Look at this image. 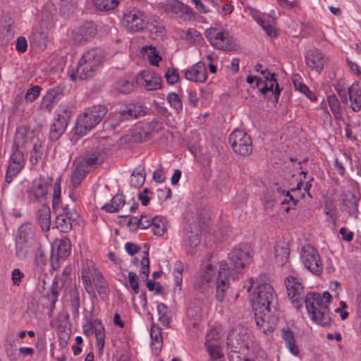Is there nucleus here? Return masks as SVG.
I'll return each instance as SVG.
<instances>
[{
    "mask_svg": "<svg viewBox=\"0 0 361 361\" xmlns=\"http://www.w3.org/2000/svg\"><path fill=\"white\" fill-rule=\"evenodd\" d=\"M228 142L233 151L241 156H248L252 151V143L250 135L240 130L233 131L229 136Z\"/></svg>",
    "mask_w": 361,
    "mask_h": 361,
    "instance_id": "nucleus-9",
    "label": "nucleus"
},
{
    "mask_svg": "<svg viewBox=\"0 0 361 361\" xmlns=\"http://www.w3.org/2000/svg\"><path fill=\"white\" fill-rule=\"evenodd\" d=\"M187 80L195 82H204L207 79V71L205 63L199 61L185 71Z\"/></svg>",
    "mask_w": 361,
    "mask_h": 361,
    "instance_id": "nucleus-25",
    "label": "nucleus"
},
{
    "mask_svg": "<svg viewBox=\"0 0 361 361\" xmlns=\"http://www.w3.org/2000/svg\"><path fill=\"white\" fill-rule=\"evenodd\" d=\"M41 87L38 85H35L28 89L25 94V99L27 102L35 101L40 94Z\"/></svg>",
    "mask_w": 361,
    "mask_h": 361,
    "instance_id": "nucleus-55",
    "label": "nucleus"
},
{
    "mask_svg": "<svg viewBox=\"0 0 361 361\" xmlns=\"http://www.w3.org/2000/svg\"><path fill=\"white\" fill-rule=\"evenodd\" d=\"M254 310H271L276 305V296L274 288L269 283H259L255 292L253 293Z\"/></svg>",
    "mask_w": 361,
    "mask_h": 361,
    "instance_id": "nucleus-6",
    "label": "nucleus"
},
{
    "mask_svg": "<svg viewBox=\"0 0 361 361\" xmlns=\"http://www.w3.org/2000/svg\"><path fill=\"white\" fill-rule=\"evenodd\" d=\"M137 82L147 91H154L161 87V78L154 71L145 70L137 77Z\"/></svg>",
    "mask_w": 361,
    "mask_h": 361,
    "instance_id": "nucleus-20",
    "label": "nucleus"
},
{
    "mask_svg": "<svg viewBox=\"0 0 361 361\" xmlns=\"http://www.w3.org/2000/svg\"><path fill=\"white\" fill-rule=\"evenodd\" d=\"M149 23V18L143 11L136 8H130L123 12L122 24L128 32H142L147 27Z\"/></svg>",
    "mask_w": 361,
    "mask_h": 361,
    "instance_id": "nucleus-7",
    "label": "nucleus"
},
{
    "mask_svg": "<svg viewBox=\"0 0 361 361\" xmlns=\"http://www.w3.org/2000/svg\"><path fill=\"white\" fill-rule=\"evenodd\" d=\"M104 157L105 155L102 150L101 149H96L91 154L76 159L79 162L82 163L83 166L90 171L92 168L100 165L103 162Z\"/></svg>",
    "mask_w": 361,
    "mask_h": 361,
    "instance_id": "nucleus-27",
    "label": "nucleus"
},
{
    "mask_svg": "<svg viewBox=\"0 0 361 361\" xmlns=\"http://www.w3.org/2000/svg\"><path fill=\"white\" fill-rule=\"evenodd\" d=\"M165 78L169 83L174 84L178 82L179 75L175 69L169 68L165 73Z\"/></svg>",
    "mask_w": 361,
    "mask_h": 361,
    "instance_id": "nucleus-62",
    "label": "nucleus"
},
{
    "mask_svg": "<svg viewBox=\"0 0 361 361\" xmlns=\"http://www.w3.org/2000/svg\"><path fill=\"white\" fill-rule=\"evenodd\" d=\"M96 322L98 324V326H95V337L97 343V347L99 350H102L104 345V340H105V332H104V326L99 319H96Z\"/></svg>",
    "mask_w": 361,
    "mask_h": 361,
    "instance_id": "nucleus-50",
    "label": "nucleus"
},
{
    "mask_svg": "<svg viewBox=\"0 0 361 361\" xmlns=\"http://www.w3.org/2000/svg\"><path fill=\"white\" fill-rule=\"evenodd\" d=\"M301 259L305 267L312 274L318 276L323 270V264L318 251L310 245L302 247Z\"/></svg>",
    "mask_w": 361,
    "mask_h": 361,
    "instance_id": "nucleus-11",
    "label": "nucleus"
},
{
    "mask_svg": "<svg viewBox=\"0 0 361 361\" xmlns=\"http://www.w3.org/2000/svg\"><path fill=\"white\" fill-rule=\"evenodd\" d=\"M58 281H54L49 291L47 292V296L50 301L51 305H54L56 302L57 301V298L59 296V291L57 289Z\"/></svg>",
    "mask_w": 361,
    "mask_h": 361,
    "instance_id": "nucleus-56",
    "label": "nucleus"
},
{
    "mask_svg": "<svg viewBox=\"0 0 361 361\" xmlns=\"http://www.w3.org/2000/svg\"><path fill=\"white\" fill-rule=\"evenodd\" d=\"M135 87L133 80L121 79L116 85V90L123 94L131 92Z\"/></svg>",
    "mask_w": 361,
    "mask_h": 361,
    "instance_id": "nucleus-47",
    "label": "nucleus"
},
{
    "mask_svg": "<svg viewBox=\"0 0 361 361\" xmlns=\"http://www.w3.org/2000/svg\"><path fill=\"white\" fill-rule=\"evenodd\" d=\"M128 282L130 288L133 289L135 294L139 293V283H138V276L137 274L130 271L128 273Z\"/></svg>",
    "mask_w": 361,
    "mask_h": 361,
    "instance_id": "nucleus-59",
    "label": "nucleus"
},
{
    "mask_svg": "<svg viewBox=\"0 0 361 361\" xmlns=\"http://www.w3.org/2000/svg\"><path fill=\"white\" fill-rule=\"evenodd\" d=\"M281 336L285 341V344L288 350L295 356L299 355L300 350L295 343L293 333L289 328H283L281 331Z\"/></svg>",
    "mask_w": 361,
    "mask_h": 361,
    "instance_id": "nucleus-35",
    "label": "nucleus"
},
{
    "mask_svg": "<svg viewBox=\"0 0 361 361\" xmlns=\"http://www.w3.org/2000/svg\"><path fill=\"white\" fill-rule=\"evenodd\" d=\"M102 275V273L98 270L95 264L92 260H85L82 269L81 276L84 287L88 293H91L94 290L92 286V281H93Z\"/></svg>",
    "mask_w": 361,
    "mask_h": 361,
    "instance_id": "nucleus-19",
    "label": "nucleus"
},
{
    "mask_svg": "<svg viewBox=\"0 0 361 361\" xmlns=\"http://www.w3.org/2000/svg\"><path fill=\"white\" fill-rule=\"evenodd\" d=\"M327 101L331 109V111L334 114L336 118L341 116V104L337 97L332 94L328 97Z\"/></svg>",
    "mask_w": 361,
    "mask_h": 361,
    "instance_id": "nucleus-52",
    "label": "nucleus"
},
{
    "mask_svg": "<svg viewBox=\"0 0 361 361\" xmlns=\"http://www.w3.org/2000/svg\"><path fill=\"white\" fill-rule=\"evenodd\" d=\"M60 178H58L54 183V194H53V207L59 205L61 198V185Z\"/></svg>",
    "mask_w": 361,
    "mask_h": 361,
    "instance_id": "nucleus-60",
    "label": "nucleus"
},
{
    "mask_svg": "<svg viewBox=\"0 0 361 361\" xmlns=\"http://www.w3.org/2000/svg\"><path fill=\"white\" fill-rule=\"evenodd\" d=\"M285 286L289 299L295 308L302 307L304 298V287L301 280L294 277L288 276L285 280Z\"/></svg>",
    "mask_w": 361,
    "mask_h": 361,
    "instance_id": "nucleus-14",
    "label": "nucleus"
},
{
    "mask_svg": "<svg viewBox=\"0 0 361 361\" xmlns=\"http://www.w3.org/2000/svg\"><path fill=\"white\" fill-rule=\"evenodd\" d=\"M215 271L210 263H207L205 267L197 274L194 282L195 289L202 293L212 287L214 281Z\"/></svg>",
    "mask_w": 361,
    "mask_h": 361,
    "instance_id": "nucleus-16",
    "label": "nucleus"
},
{
    "mask_svg": "<svg viewBox=\"0 0 361 361\" xmlns=\"http://www.w3.org/2000/svg\"><path fill=\"white\" fill-rule=\"evenodd\" d=\"M205 37L215 49L231 51L236 48L233 37L226 30L210 27L205 30Z\"/></svg>",
    "mask_w": 361,
    "mask_h": 361,
    "instance_id": "nucleus-8",
    "label": "nucleus"
},
{
    "mask_svg": "<svg viewBox=\"0 0 361 361\" xmlns=\"http://www.w3.org/2000/svg\"><path fill=\"white\" fill-rule=\"evenodd\" d=\"M162 8L168 13L186 16L190 20L194 18L192 9L178 0H166L162 2Z\"/></svg>",
    "mask_w": 361,
    "mask_h": 361,
    "instance_id": "nucleus-23",
    "label": "nucleus"
},
{
    "mask_svg": "<svg viewBox=\"0 0 361 361\" xmlns=\"http://www.w3.org/2000/svg\"><path fill=\"white\" fill-rule=\"evenodd\" d=\"M145 114V109L142 106L129 104L121 106L118 111L111 114L110 116L113 120L112 126H117L123 121L137 118Z\"/></svg>",
    "mask_w": 361,
    "mask_h": 361,
    "instance_id": "nucleus-12",
    "label": "nucleus"
},
{
    "mask_svg": "<svg viewBox=\"0 0 361 361\" xmlns=\"http://www.w3.org/2000/svg\"><path fill=\"white\" fill-rule=\"evenodd\" d=\"M92 2L95 8L101 11L113 10L118 5V0H92Z\"/></svg>",
    "mask_w": 361,
    "mask_h": 361,
    "instance_id": "nucleus-41",
    "label": "nucleus"
},
{
    "mask_svg": "<svg viewBox=\"0 0 361 361\" xmlns=\"http://www.w3.org/2000/svg\"><path fill=\"white\" fill-rule=\"evenodd\" d=\"M150 336L152 339V350L154 354H158L162 348V336L161 329L157 324H152Z\"/></svg>",
    "mask_w": 361,
    "mask_h": 361,
    "instance_id": "nucleus-34",
    "label": "nucleus"
},
{
    "mask_svg": "<svg viewBox=\"0 0 361 361\" xmlns=\"http://www.w3.org/2000/svg\"><path fill=\"white\" fill-rule=\"evenodd\" d=\"M124 204L123 196L116 195L111 199V202L105 204L102 209L106 212L114 213L118 212Z\"/></svg>",
    "mask_w": 361,
    "mask_h": 361,
    "instance_id": "nucleus-36",
    "label": "nucleus"
},
{
    "mask_svg": "<svg viewBox=\"0 0 361 361\" xmlns=\"http://www.w3.org/2000/svg\"><path fill=\"white\" fill-rule=\"evenodd\" d=\"M290 250L285 242L277 243L274 247V257L276 263L279 266L285 265L289 259Z\"/></svg>",
    "mask_w": 361,
    "mask_h": 361,
    "instance_id": "nucleus-31",
    "label": "nucleus"
},
{
    "mask_svg": "<svg viewBox=\"0 0 361 361\" xmlns=\"http://www.w3.org/2000/svg\"><path fill=\"white\" fill-rule=\"evenodd\" d=\"M71 116V111L66 104H61L56 109V121L68 126Z\"/></svg>",
    "mask_w": 361,
    "mask_h": 361,
    "instance_id": "nucleus-45",
    "label": "nucleus"
},
{
    "mask_svg": "<svg viewBox=\"0 0 361 361\" xmlns=\"http://www.w3.org/2000/svg\"><path fill=\"white\" fill-rule=\"evenodd\" d=\"M145 173L143 169H135L130 176V184L135 188L141 187L145 183Z\"/></svg>",
    "mask_w": 361,
    "mask_h": 361,
    "instance_id": "nucleus-44",
    "label": "nucleus"
},
{
    "mask_svg": "<svg viewBox=\"0 0 361 361\" xmlns=\"http://www.w3.org/2000/svg\"><path fill=\"white\" fill-rule=\"evenodd\" d=\"M44 143L43 141L38 140L34 143L32 149L30 154V161L32 164H36L41 159L43 154Z\"/></svg>",
    "mask_w": 361,
    "mask_h": 361,
    "instance_id": "nucleus-43",
    "label": "nucleus"
},
{
    "mask_svg": "<svg viewBox=\"0 0 361 361\" xmlns=\"http://www.w3.org/2000/svg\"><path fill=\"white\" fill-rule=\"evenodd\" d=\"M227 345L232 351H240L248 348L247 329L241 325L234 326L228 333Z\"/></svg>",
    "mask_w": 361,
    "mask_h": 361,
    "instance_id": "nucleus-13",
    "label": "nucleus"
},
{
    "mask_svg": "<svg viewBox=\"0 0 361 361\" xmlns=\"http://www.w3.org/2000/svg\"><path fill=\"white\" fill-rule=\"evenodd\" d=\"M141 53L147 56L149 62L152 66H157L159 61L161 59L156 47L152 45L143 47L141 49Z\"/></svg>",
    "mask_w": 361,
    "mask_h": 361,
    "instance_id": "nucleus-37",
    "label": "nucleus"
},
{
    "mask_svg": "<svg viewBox=\"0 0 361 361\" xmlns=\"http://www.w3.org/2000/svg\"><path fill=\"white\" fill-rule=\"evenodd\" d=\"M25 277V274L20 269L16 268L11 271V281L14 286H19Z\"/></svg>",
    "mask_w": 361,
    "mask_h": 361,
    "instance_id": "nucleus-57",
    "label": "nucleus"
},
{
    "mask_svg": "<svg viewBox=\"0 0 361 361\" xmlns=\"http://www.w3.org/2000/svg\"><path fill=\"white\" fill-rule=\"evenodd\" d=\"M104 55L102 51L98 49H92L83 54L75 71H73L70 78L71 80L76 81L92 78L97 71L102 63Z\"/></svg>",
    "mask_w": 361,
    "mask_h": 361,
    "instance_id": "nucleus-3",
    "label": "nucleus"
},
{
    "mask_svg": "<svg viewBox=\"0 0 361 361\" xmlns=\"http://www.w3.org/2000/svg\"><path fill=\"white\" fill-rule=\"evenodd\" d=\"M16 48L17 51L21 53H23L27 50V42L24 37H18L17 38Z\"/></svg>",
    "mask_w": 361,
    "mask_h": 361,
    "instance_id": "nucleus-64",
    "label": "nucleus"
},
{
    "mask_svg": "<svg viewBox=\"0 0 361 361\" xmlns=\"http://www.w3.org/2000/svg\"><path fill=\"white\" fill-rule=\"evenodd\" d=\"M67 126L60 123L55 119L54 123L52 124L50 130V139L51 140H58L60 136L64 133Z\"/></svg>",
    "mask_w": 361,
    "mask_h": 361,
    "instance_id": "nucleus-51",
    "label": "nucleus"
},
{
    "mask_svg": "<svg viewBox=\"0 0 361 361\" xmlns=\"http://www.w3.org/2000/svg\"><path fill=\"white\" fill-rule=\"evenodd\" d=\"M159 321L166 328H169L171 323V312L169 307L164 303H159L157 305Z\"/></svg>",
    "mask_w": 361,
    "mask_h": 361,
    "instance_id": "nucleus-38",
    "label": "nucleus"
},
{
    "mask_svg": "<svg viewBox=\"0 0 361 361\" xmlns=\"http://www.w3.org/2000/svg\"><path fill=\"white\" fill-rule=\"evenodd\" d=\"M348 94L350 102V108L355 112L361 110V84L354 82L348 89Z\"/></svg>",
    "mask_w": 361,
    "mask_h": 361,
    "instance_id": "nucleus-30",
    "label": "nucleus"
},
{
    "mask_svg": "<svg viewBox=\"0 0 361 361\" xmlns=\"http://www.w3.org/2000/svg\"><path fill=\"white\" fill-rule=\"evenodd\" d=\"M27 133L28 131L27 128L23 126L18 128L16 131L12 147V154L8 161L5 177L6 184L11 183L13 178L24 166L25 158L23 149L27 141Z\"/></svg>",
    "mask_w": 361,
    "mask_h": 361,
    "instance_id": "nucleus-2",
    "label": "nucleus"
},
{
    "mask_svg": "<svg viewBox=\"0 0 361 361\" xmlns=\"http://www.w3.org/2000/svg\"><path fill=\"white\" fill-rule=\"evenodd\" d=\"M95 326H98L97 323L96 322V319L92 322H87L82 326V330L84 334L87 336L92 335L95 332Z\"/></svg>",
    "mask_w": 361,
    "mask_h": 361,
    "instance_id": "nucleus-63",
    "label": "nucleus"
},
{
    "mask_svg": "<svg viewBox=\"0 0 361 361\" xmlns=\"http://www.w3.org/2000/svg\"><path fill=\"white\" fill-rule=\"evenodd\" d=\"M97 33L95 25L92 22H87L73 32V39L77 43H82L92 39Z\"/></svg>",
    "mask_w": 361,
    "mask_h": 361,
    "instance_id": "nucleus-26",
    "label": "nucleus"
},
{
    "mask_svg": "<svg viewBox=\"0 0 361 361\" xmlns=\"http://www.w3.org/2000/svg\"><path fill=\"white\" fill-rule=\"evenodd\" d=\"M200 228L197 223L190 224L185 228L184 242L187 252L193 254L200 242Z\"/></svg>",
    "mask_w": 361,
    "mask_h": 361,
    "instance_id": "nucleus-21",
    "label": "nucleus"
},
{
    "mask_svg": "<svg viewBox=\"0 0 361 361\" xmlns=\"http://www.w3.org/2000/svg\"><path fill=\"white\" fill-rule=\"evenodd\" d=\"M307 65L317 72H320L324 65V57L322 51L317 49L309 50L305 56Z\"/></svg>",
    "mask_w": 361,
    "mask_h": 361,
    "instance_id": "nucleus-28",
    "label": "nucleus"
},
{
    "mask_svg": "<svg viewBox=\"0 0 361 361\" xmlns=\"http://www.w3.org/2000/svg\"><path fill=\"white\" fill-rule=\"evenodd\" d=\"M38 247L35 239L34 227L30 224H23L18 231L16 238V255L20 260H24Z\"/></svg>",
    "mask_w": 361,
    "mask_h": 361,
    "instance_id": "nucleus-4",
    "label": "nucleus"
},
{
    "mask_svg": "<svg viewBox=\"0 0 361 361\" xmlns=\"http://www.w3.org/2000/svg\"><path fill=\"white\" fill-rule=\"evenodd\" d=\"M358 198L351 191H345L342 196L341 209L348 214L356 216Z\"/></svg>",
    "mask_w": 361,
    "mask_h": 361,
    "instance_id": "nucleus-29",
    "label": "nucleus"
},
{
    "mask_svg": "<svg viewBox=\"0 0 361 361\" xmlns=\"http://www.w3.org/2000/svg\"><path fill=\"white\" fill-rule=\"evenodd\" d=\"M151 227L154 235H162L167 229L165 218L161 216H154L152 219Z\"/></svg>",
    "mask_w": 361,
    "mask_h": 361,
    "instance_id": "nucleus-39",
    "label": "nucleus"
},
{
    "mask_svg": "<svg viewBox=\"0 0 361 361\" xmlns=\"http://www.w3.org/2000/svg\"><path fill=\"white\" fill-rule=\"evenodd\" d=\"M37 221L41 229L47 232L51 225V211L49 207L42 205L37 212Z\"/></svg>",
    "mask_w": 361,
    "mask_h": 361,
    "instance_id": "nucleus-33",
    "label": "nucleus"
},
{
    "mask_svg": "<svg viewBox=\"0 0 361 361\" xmlns=\"http://www.w3.org/2000/svg\"><path fill=\"white\" fill-rule=\"evenodd\" d=\"M167 101L177 112H179L182 110V101L180 98L177 95V94L174 92L169 93L167 95Z\"/></svg>",
    "mask_w": 361,
    "mask_h": 361,
    "instance_id": "nucleus-53",
    "label": "nucleus"
},
{
    "mask_svg": "<svg viewBox=\"0 0 361 361\" xmlns=\"http://www.w3.org/2000/svg\"><path fill=\"white\" fill-rule=\"evenodd\" d=\"M64 86L58 85L49 90L42 97L39 109L44 111L51 112L55 105L61 99L63 95Z\"/></svg>",
    "mask_w": 361,
    "mask_h": 361,
    "instance_id": "nucleus-18",
    "label": "nucleus"
},
{
    "mask_svg": "<svg viewBox=\"0 0 361 361\" xmlns=\"http://www.w3.org/2000/svg\"><path fill=\"white\" fill-rule=\"evenodd\" d=\"M229 267L226 261L219 264L218 276L216 279V298L219 302H222L226 292L229 287Z\"/></svg>",
    "mask_w": 361,
    "mask_h": 361,
    "instance_id": "nucleus-15",
    "label": "nucleus"
},
{
    "mask_svg": "<svg viewBox=\"0 0 361 361\" xmlns=\"http://www.w3.org/2000/svg\"><path fill=\"white\" fill-rule=\"evenodd\" d=\"M182 39L190 42H198L202 39L200 33L193 28H188L186 30H182L180 32Z\"/></svg>",
    "mask_w": 361,
    "mask_h": 361,
    "instance_id": "nucleus-48",
    "label": "nucleus"
},
{
    "mask_svg": "<svg viewBox=\"0 0 361 361\" xmlns=\"http://www.w3.org/2000/svg\"><path fill=\"white\" fill-rule=\"evenodd\" d=\"M228 260L234 275L241 273L243 268L250 262V248L245 245L233 248L228 255Z\"/></svg>",
    "mask_w": 361,
    "mask_h": 361,
    "instance_id": "nucleus-10",
    "label": "nucleus"
},
{
    "mask_svg": "<svg viewBox=\"0 0 361 361\" xmlns=\"http://www.w3.org/2000/svg\"><path fill=\"white\" fill-rule=\"evenodd\" d=\"M52 178H44L39 177L33 180L32 185L28 190L30 200L35 202L42 201L48 194Z\"/></svg>",
    "mask_w": 361,
    "mask_h": 361,
    "instance_id": "nucleus-17",
    "label": "nucleus"
},
{
    "mask_svg": "<svg viewBox=\"0 0 361 361\" xmlns=\"http://www.w3.org/2000/svg\"><path fill=\"white\" fill-rule=\"evenodd\" d=\"M209 335L207 336L205 345L212 361H222L221 360V354L220 353L219 345L216 342H211L209 339Z\"/></svg>",
    "mask_w": 361,
    "mask_h": 361,
    "instance_id": "nucleus-40",
    "label": "nucleus"
},
{
    "mask_svg": "<svg viewBox=\"0 0 361 361\" xmlns=\"http://www.w3.org/2000/svg\"><path fill=\"white\" fill-rule=\"evenodd\" d=\"M71 245L68 238H63L57 242V255L58 257L64 259L69 255L71 252Z\"/></svg>",
    "mask_w": 361,
    "mask_h": 361,
    "instance_id": "nucleus-42",
    "label": "nucleus"
},
{
    "mask_svg": "<svg viewBox=\"0 0 361 361\" xmlns=\"http://www.w3.org/2000/svg\"><path fill=\"white\" fill-rule=\"evenodd\" d=\"M100 297L103 299L106 298L109 294V290L108 283L102 275L99 278L93 281Z\"/></svg>",
    "mask_w": 361,
    "mask_h": 361,
    "instance_id": "nucleus-49",
    "label": "nucleus"
},
{
    "mask_svg": "<svg viewBox=\"0 0 361 361\" xmlns=\"http://www.w3.org/2000/svg\"><path fill=\"white\" fill-rule=\"evenodd\" d=\"M34 263H35L36 271L39 274H41L43 271V267L46 264V260L44 259V257H43V255L42 252L36 253Z\"/></svg>",
    "mask_w": 361,
    "mask_h": 361,
    "instance_id": "nucleus-61",
    "label": "nucleus"
},
{
    "mask_svg": "<svg viewBox=\"0 0 361 361\" xmlns=\"http://www.w3.org/2000/svg\"><path fill=\"white\" fill-rule=\"evenodd\" d=\"M145 254V255L141 260V274L144 275V278L145 279H147L149 274V259L148 257V250H147Z\"/></svg>",
    "mask_w": 361,
    "mask_h": 361,
    "instance_id": "nucleus-58",
    "label": "nucleus"
},
{
    "mask_svg": "<svg viewBox=\"0 0 361 361\" xmlns=\"http://www.w3.org/2000/svg\"><path fill=\"white\" fill-rule=\"evenodd\" d=\"M261 74L263 75L264 78L265 79L264 82H275L276 87L274 89V92H273V94H274V102L276 103L278 102L279 97L280 96L281 90L279 89V84L276 81V75L274 73H270L268 71V69L266 68L264 70L261 71Z\"/></svg>",
    "mask_w": 361,
    "mask_h": 361,
    "instance_id": "nucleus-46",
    "label": "nucleus"
},
{
    "mask_svg": "<svg viewBox=\"0 0 361 361\" xmlns=\"http://www.w3.org/2000/svg\"><path fill=\"white\" fill-rule=\"evenodd\" d=\"M71 305L73 314H78L80 307V295L77 289H72L70 291Z\"/></svg>",
    "mask_w": 361,
    "mask_h": 361,
    "instance_id": "nucleus-54",
    "label": "nucleus"
},
{
    "mask_svg": "<svg viewBox=\"0 0 361 361\" xmlns=\"http://www.w3.org/2000/svg\"><path fill=\"white\" fill-rule=\"evenodd\" d=\"M255 323L259 330L264 334L272 332L274 329L275 318L270 314L271 310H254Z\"/></svg>",
    "mask_w": 361,
    "mask_h": 361,
    "instance_id": "nucleus-22",
    "label": "nucleus"
},
{
    "mask_svg": "<svg viewBox=\"0 0 361 361\" xmlns=\"http://www.w3.org/2000/svg\"><path fill=\"white\" fill-rule=\"evenodd\" d=\"M107 109L103 105L93 106L78 116L75 127V134L83 136L95 128L104 118Z\"/></svg>",
    "mask_w": 361,
    "mask_h": 361,
    "instance_id": "nucleus-5",
    "label": "nucleus"
},
{
    "mask_svg": "<svg viewBox=\"0 0 361 361\" xmlns=\"http://www.w3.org/2000/svg\"><path fill=\"white\" fill-rule=\"evenodd\" d=\"M331 301V295L327 291L322 296L317 293H310L305 296L306 308L313 322L324 326L331 324V318L329 310Z\"/></svg>",
    "mask_w": 361,
    "mask_h": 361,
    "instance_id": "nucleus-1",
    "label": "nucleus"
},
{
    "mask_svg": "<svg viewBox=\"0 0 361 361\" xmlns=\"http://www.w3.org/2000/svg\"><path fill=\"white\" fill-rule=\"evenodd\" d=\"M75 159L73 162L74 169L71 173V181L73 188H78L86 174L89 172L82 165Z\"/></svg>",
    "mask_w": 361,
    "mask_h": 361,
    "instance_id": "nucleus-32",
    "label": "nucleus"
},
{
    "mask_svg": "<svg viewBox=\"0 0 361 361\" xmlns=\"http://www.w3.org/2000/svg\"><path fill=\"white\" fill-rule=\"evenodd\" d=\"M78 217L79 214L75 210L67 211L66 208L63 213L56 217V227L61 232L66 233L72 228L73 222Z\"/></svg>",
    "mask_w": 361,
    "mask_h": 361,
    "instance_id": "nucleus-24",
    "label": "nucleus"
}]
</instances>
